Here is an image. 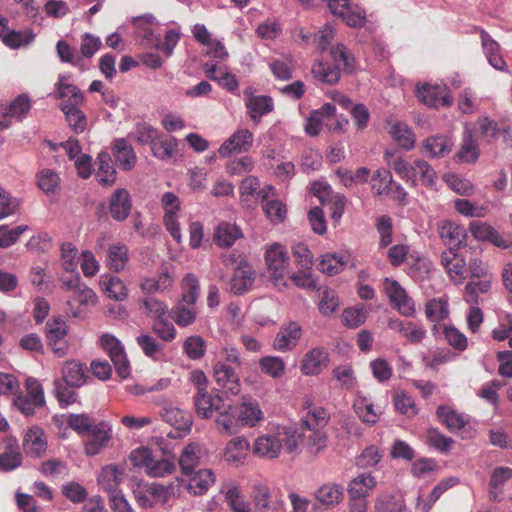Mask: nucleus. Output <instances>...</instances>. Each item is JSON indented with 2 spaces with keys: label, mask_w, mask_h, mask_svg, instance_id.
<instances>
[{
  "label": "nucleus",
  "mask_w": 512,
  "mask_h": 512,
  "mask_svg": "<svg viewBox=\"0 0 512 512\" xmlns=\"http://www.w3.org/2000/svg\"><path fill=\"white\" fill-rule=\"evenodd\" d=\"M298 438L299 435L291 428L278 427L274 433L259 436L255 440L253 451L262 457L276 458L283 448L289 453L295 452L298 449Z\"/></svg>",
  "instance_id": "obj_1"
},
{
  "label": "nucleus",
  "mask_w": 512,
  "mask_h": 512,
  "mask_svg": "<svg viewBox=\"0 0 512 512\" xmlns=\"http://www.w3.org/2000/svg\"><path fill=\"white\" fill-rule=\"evenodd\" d=\"M265 261L273 284L279 290L287 288L290 267L287 249L280 243L268 245L265 249Z\"/></svg>",
  "instance_id": "obj_2"
},
{
  "label": "nucleus",
  "mask_w": 512,
  "mask_h": 512,
  "mask_svg": "<svg viewBox=\"0 0 512 512\" xmlns=\"http://www.w3.org/2000/svg\"><path fill=\"white\" fill-rule=\"evenodd\" d=\"M251 498L258 512H281L283 499L280 491L265 481H255L251 486Z\"/></svg>",
  "instance_id": "obj_3"
},
{
  "label": "nucleus",
  "mask_w": 512,
  "mask_h": 512,
  "mask_svg": "<svg viewBox=\"0 0 512 512\" xmlns=\"http://www.w3.org/2000/svg\"><path fill=\"white\" fill-rule=\"evenodd\" d=\"M160 204L164 211L163 223L170 233L171 237L180 243L182 234L179 224L181 202L177 195L173 192H165L160 198Z\"/></svg>",
  "instance_id": "obj_4"
},
{
  "label": "nucleus",
  "mask_w": 512,
  "mask_h": 512,
  "mask_svg": "<svg viewBox=\"0 0 512 512\" xmlns=\"http://www.w3.org/2000/svg\"><path fill=\"white\" fill-rule=\"evenodd\" d=\"M26 395L20 394L15 397L14 405L24 415L31 416L35 413L36 408L45 405V396L42 385L34 378L26 380Z\"/></svg>",
  "instance_id": "obj_5"
},
{
  "label": "nucleus",
  "mask_w": 512,
  "mask_h": 512,
  "mask_svg": "<svg viewBox=\"0 0 512 512\" xmlns=\"http://www.w3.org/2000/svg\"><path fill=\"white\" fill-rule=\"evenodd\" d=\"M436 413L451 432H461L463 439L474 437L475 429L469 425L471 419L469 415L460 413L449 406H439Z\"/></svg>",
  "instance_id": "obj_6"
},
{
  "label": "nucleus",
  "mask_w": 512,
  "mask_h": 512,
  "mask_svg": "<svg viewBox=\"0 0 512 512\" xmlns=\"http://www.w3.org/2000/svg\"><path fill=\"white\" fill-rule=\"evenodd\" d=\"M383 289L397 311L405 317H412L416 312L415 303L406 290L396 280L385 278Z\"/></svg>",
  "instance_id": "obj_7"
},
{
  "label": "nucleus",
  "mask_w": 512,
  "mask_h": 512,
  "mask_svg": "<svg viewBox=\"0 0 512 512\" xmlns=\"http://www.w3.org/2000/svg\"><path fill=\"white\" fill-rule=\"evenodd\" d=\"M100 344L108 353L117 374L126 379L130 375V365L120 341L111 334H103L100 337Z\"/></svg>",
  "instance_id": "obj_8"
},
{
  "label": "nucleus",
  "mask_w": 512,
  "mask_h": 512,
  "mask_svg": "<svg viewBox=\"0 0 512 512\" xmlns=\"http://www.w3.org/2000/svg\"><path fill=\"white\" fill-rule=\"evenodd\" d=\"M213 378L222 393L233 396L240 393V376L234 366L226 362H215L213 366Z\"/></svg>",
  "instance_id": "obj_9"
},
{
  "label": "nucleus",
  "mask_w": 512,
  "mask_h": 512,
  "mask_svg": "<svg viewBox=\"0 0 512 512\" xmlns=\"http://www.w3.org/2000/svg\"><path fill=\"white\" fill-rule=\"evenodd\" d=\"M253 142V133L247 128H239L220 145L218 154L222 158H228L234 154L246 153L252 148Z\"/></svg>",
  "instance_id": "obj_10"
},
{
  "label": "nucleus",
  "mask_w": 512,
  "mask_h": 512,
  "mask_svg": "<svg viewBox=\"0 0 512 512\" xmlns=\"http://www.w3.org/2000/svg\"><path fill=\"white\" fill-rule=\"evenodd\" d=\"M247 113L254 124H259L262 117L274 110V101L268 95H256L252 87H247L243 91Z\"/></svg>",
  "instance_id": "obj_11"
},
{
  "label": "nucleus",
  "mask_w": 512,
  "mask_h": 512,
  "mask_svg": "<svg viewBox=\"0 0 512 512\" xmlns=\"http://www.w3.org/2000/svg\"><path fill=\"white\" fill-rule=\"evenodd\" d=\"M86 435L84 451L88 456H95L108 445L112 437V428L108 422L101 421L94 424Z\"/></svg>",
  "instance_id": "obj_12"
},
{
  "label": "nucleus",
  "mask_w": 512,
  "mask_h": 512,
  "mask_svg": "<svg viewBox=\"0 0 512 512\" xmlns=\"http://www.w3.org/2000/svg\"><path fill=\"white\" fill-rule=\"evenodd\" d=\"M329 362V353L326 348L313 347L303 355L300 370L305 376H317L328 367Z\"/></svg>",
  "instance_id": "obj_13"
},
{
  "label": "nucleus",
  "mask_w": 512,
  "mask_h": 512,
  "mask_svg": "<svg viewBox=\"0 0 512 512\" xmlns=\"http://www.w3.org/2000/svg\"><path fill=\"white\" fill-rule=\"evenodd\" d=\"M416 93L418 99L430 108L450 106L453 103V98L446 86L423 84L417 86Z\"/></svg>",
  "instance_id": "obj_14"
},
{
  "label": "nucleus",
  "mask_w": 512,
  "mask_h": 512,
  "mask_svg": "<svg viewBox=\"0 0 512 512\" xmlns=\"http://www.w3.org/2000/svg\"><path fill=\"white\" fill-rule=\"evenodd\" d=\"M261 206L267 218L273 224L282 223L287 215L285 204L276 198L275 188L271 185H265L262 188Z\"/></svg>",
  "instance_id": "obj_15"
},
{
  "label": "nucleus",
  "mask_w": 512,
  "mask_h": 512,
  "mask_svg": "<svg viewBox=\"0 0 512 512\" xmlns=\"http://www.w3.org/2000/svg\"><path fill=\"white\" fill-rule=\"evenodd\" d=\"M353 410L357 417L369 426H373L380 420L382 410L376 406L370 396L359 391L353 401Z\"/></svg>",
  "instance_id": "obj_16"
},
{
  "label": "nucleus",
  "mask_w": 512,
  "mask_h": 512,
  "mask_svg": "<svg viewBox=\"0 0 512 512\" xmlns=\"http://www.w3.org/2000/svg\"><path fill=\"white\" fill-rule=\"evenodd\" d=\"M22 447L27 456L41 458L48 447L44 430L37 425L31 426L24 434Z\"/></svg>",
  "instance_id": "obj_17"
},
{
  "label": "nucleus",
  "mask_w": 512,
  "mask_h": 512,
  "mask_svg": "<svg viewBox=\"0 0 512 512\" xmlns=\"http://www.w3.org/2000/svg\"><path fill=\"white\" fill-rule=\"evenodd\" d=\"M54 88V97L63 100L61 104H83L84 95L81 90L71 82L70 74H60Z\"/></svg>",
  "instance_id": "obj_18"
},
{
  "label": "nucleus",
  "mask_w": 512,
  "mask_h": 512,
  "mask_svg": "<svg viewBox=\"0 0 512 512\" xmlns=\"http://www.w3.org/2000/svg\"><path fill=\"white\" fill-rule=\"evenodd\" d=\"M336 112V107L333 103H325L319 109L314 110L307 118L304 129L309 136H317L322 127L329 126Z\"/></svg>",
  "instance_id": "obj_19"
},
{
  "label": "nucleus",
  "mask_w": 512,
  "mask_h": 512,
  "mask_svg": "<svg viewBox=\"0 0 512 512\" xmlns=\"http://www.w3.org/2000/svg\"><path fill=\"white\" fill-rule=\"evenodd\" d=\"M301 335V326L297 322H289L280 328L274 339L273 347L280 352L291 351L297 346Z\"/></svg>",
  "instance_id": "obj_20"
},
{
  "label": "nucleus",
  "mask_w": 512,
  "mask_h": 512,
  "mask_svg": "<svg viewBox=\"0 0 512 512\" xmlns=\"http://www.w3.org/2000/svg\"><path fill=\"white\" fill-rule=\"evenodd\" d=\"M314 497L324 509H332L343 501L344 487L339 483L327 482L315 490Z\"/></svg>",
  "instance_id": "obj_21"
},
{
  "label": "nucleus",
  "mask_w": 512,
  "mask_h": 512,
  "mask_svg": "<svg viewBox=\"0 0 512 512\" xmlns=\"http://www.w3.org/2000/svg\"><path fill=\"white\" fill-rule=\"evenodd\" d=\"M235 413L234 406L225 400L220 407H218L215 423L221 434L232 435L238 432V422H240V420L239 416L236 417Z\"/></svg>",
  "instance_id": "obj_22"
},
{
  "label": "nucleus",
  "mask_w": 512,
  "mask_h": 512,
  "mask_svg": "<svg viewBox=\"0 0 512 512\" xmlns=\"http://www.w3.org/2000/svg\"><path fill=\"white\" fill-rule=\"evenodd\" d=\"M46 335L52 350L59 356L65 355L67 349L65 341L67 335L66 322L62 318L47 322Z\"/></svg>",
  "instance_id": "obj_23"
},
{
  "label": "nucleus",
  "mask_w": 512,
  "mask_h": 512,
  "mask_svg": "<svg viewBox=\"0 0 512 512\" xmlns=\"http://www.w3.org/2000/svg\"><path fill=\"white\" fill-rule=\"evenodd\" d=\"M132 202L129 192L124 188L116 189L109 201V212L116 221H124L130 214Z\"/></svg>",
  "instance_id": "obj_24"
},
{
  "label": "nucleus",
  "mask_w": 512,
  "mask_h": 512,
  "mask_svg": "<svg viewBox=\"0 0 512 512\" xmlns=\"http://www.w3.org/2000/svg\"><path fill=\"white\" fill-rule=\"evenodd\" d=\"M472 236L480 241H487L500 248H508V242L503 239L500 233L486 222L479 220L472 221L469 225Z\"/></svg>",
  "instance_id": "obj_25"
},
{
  "label": "nucleus",
  "mask_w": 512,
  "mask_h": 512,
  "mask_svg": "<svg viewBox=\"0 0 512 512\" xmlns=\"http://www.w3.org/2000/svg\"><path fill=\"white\" fill-rule=\"evenodd\" d=\"M22 461L23 457L18 440L15 437H7L5 439V450L0 453V471H14L21 466Z\"/></svg>",
  "instance_id": "obj_26"
},
{
  "label": "nucleus",
  "mask_w": 512,
  "mask_h": 512,
  "mask_svg": "<svg viewBox=\"0 0 512 512\" xmlns=\"http://www.w3.org/2000/svg\"><path fill=\"white\" fill-rule=\"evenodd\" d=\"M112 151L115 162L120 169L129 171L135 166L137 156L132 145L127 139H116L113 142Z\"/></svg>",
  "instance_id": "obj_27"
},
{
  "label": "nucleus",
  "mask_w": 512,
  "mask_h": 512,
  "mask_svg": "<svg viewBox=\"0 0 512 512\" xmlns=\"http://www.w3.org/2000/svg\"><path fill=\"white\" fill-rule=\"evenodd\" d=\"M238 416L242 425L249 427H255L264 419L259 402L250 396L242 397Z\"/></svg>",
  "instance_id": "obj_28"
},
{
  "label": "nucleus",
  "mask_w": 512,
  "mask_h": 512,
  "mask_svg": "<svg viewBox=\"0 0 512 512\" xmlns=\"http://www.w3.org/2000/svg\"><path fill=\"white\" fill-rule=\"evenodd\" d=\"M223 401V397L218 394L211 395L204 389L197 391L194 397L197 415L203 419L211 418Z\"/></svg>",
  "instance_id": "obj_29"
},
{
  "label": "nucleus",
  "mask_w": 512,
  "mask_h": 512,
  "mask_svg": "<svg viewBox=\"0 0 512 512\" xmlns=\"http://www.w3.org/2000/svg\"><path fill=\"white\" fill-rule=\"evenodd\" d=\"M441 264L449 277L456 283H462L467 277L466 262L464 258L453 253L451 250L441 255Z\"/></svg>",
  "instance_id": "obj_30"
},
{
  "label": "nucleus",
  "mask_w": 512,
  "mask_h": 512,
  "mask_svg": "<svg viewBox=\"0 0 512 512\" xmlns=\"http://www.w3.org/2000/svg\"><path fill=\"white\" fill-rule=\"evenodd\" d=\"M388 327L408 339L411 343H420L426 335L423 326L398 318H390L388 320Z\"/></svg>",
  "instance_id": "obj_31"
},
{
  "label": "nucleus",
  "mask_w": 512,
  "mask_h": 512,
  "mask_svg": "<svg viewBox=\"0 0 512 512\" xmlns=\"http://www.w3.org/2000/svg\"><path fill=\"white\" fill-rule=\"evenodd\" d=\"M99 283L108 298L120 302L127 299L128 288L118 276L109 273L103 274Z\"/></svg>",
  "instance_id": "obj_32"
},
{
  "label": "nucleus",
  "mask_w": 512,
  "mask_h": 512,
  "mask_svg": "<svg viewBox=\"0 0 512 512\" xmlns=\"http://www.w3.org/2000/svg\"><path fill=\"white\" fill-rule=\"evenodd\" d=\"M453 147L452 139L447 135H435L423 141V154L432 158L444 157L450 153Z\"/></svg>",
  "instance_id": "obj_33"
},
{
  "label": "nucleus",
  "mask_w": 512,
  "mask_h": 512,
  "mask_svg": "<svg viewBox=\"0 0 512 512\" xmlns=\"http://www.w3.org/2000/svg\"><path fill=\"white\" fill-rule=\"evenodd\" d=\"M441 239L450 247H460L467 236L466 230L455 222L442 221L438 224Z\"/></svg>",
  "instance_id": "obj_34"
},
{
  "label": "nucleus",
  "mask_w": 512,
  "mask_h": 512,
  "mask_svg": "<svg viewBox=\"0 0 512 512\" xmlns=\"http://www.w3.org/2000/svg\"><path fill=\"white\" fill-rule=\"evenodd\" d=\"M377 485L375 477L370 473H361L353 478L347 487L349 498L351 499H367L369 492Z\"/></svg>",
  "instance_id": "obj_35"
},
{
  "label": "nucleus",
  "mask_w": 512,
  "mask_h": 512,
  "mask_svg": "<svg viewBox=\"0 0 512 512\" xmlns=\"http://www.w3.org/2000/svg\"><path fill=\"white\" fill-rule=\"evenodd\" d=\"M480 36L482 48L489 64L496 70L506 71L507 64L500 54L499 44L484 30L481 31Z\"/></svg>",
  "instance_id": "obj_36"
},
{
  "label": "nucleus",
  "mask_w": 512,
  "mask_h": 512,
  "mask_svg": "<svg viewBox=\"0 0 512 512\" xmlns=\"http://www.w3.org/2000/svg\"><path fill=\"white\" fill-rule=\"evenodd\" d=\"M187 490L194 495L205 494L215 482V475L211 469H200L188 474Z\"/></svg>",
  "instance_id": "obj_37"
},
{
  "label": "nucleus",
  "mask_w": 512,
  "mask_h": 512,
  "mask_svg": "<svg viewBox=\"0 0 512 512\" xmlns=\"http://www.w3.org/2000/svg\"><path fill=\"white\" fill-rule=\"evenodd\" d=\"M375 512H405L406 505L398 492L379 493L374 503Z\"/></svg>",
  "instance_id": "obj_38"
},
{
  "label": "nucleus",
  "mask_w": 512,
  "mask_h": 512,
  "mask_svg": "<svg viewBox=\"0 0 512 512\" xmlns=\"http://www.w3.org/2000/svg\"><path fill=\"white\" fill-rule=\"evenodd\" d=\"M249 448L250 444L246 438L235 437L226 444L223 457L226 462L238 466L243 463Z\"/></svg>",
  "instance_id": "obj_39"
},
{
  "label": "nucleus",
  "mask_w": 512,
  "mask_h": 512,
  "mask_svg": "<svg viewBox=\"0 0 512 512\" xmlns=\"http://www.w3.org/2000/svg\"><path fill=\"white\" fill-rule=\"evenodd\" d=\"M298 441L302 438L304 448L312 455H318L327 445V436L322 429H306V432L297 433Z\"/></svg>",
  "instance_id": "obj_40"
},
{
  "label": "nucleus",
  "mask_w": 512,
  "mask_h": 512,
  "mask_svg": "<svg viewBox=\"0 0 512 512\" xmlns=\"http://www.w3.org/2000/svg\"><path fill=\"white\" fill-rule=\"evenodd\" d=\"M128 262L129 253L126 245L118 243L109 246L105 264L111 271H123Z\"/></svg>",
  "instance_id": "obj_41"
},
{
  "label": "nucleus",
  "mask_w": 512,
  "mask_h": 512,
  "mask_svg": "<svg viewBox=\"0 0 512 512\" xmlns=\"http://www.w3.org/2000/svg\"><path fill=\"white\" fill-rule=\"evenodd\" d=\"M255 271L248 265L235 268L231 279V290L236 295H241L247 291L254 282Z\"/></svg>",
  "instance_id": "obj_42"
},
{
  "label": "nucleus",
  "mask_w": 512,
  "mask_h": 512,
  "mask_svg": "<svg viewBox=\"0 0 512 512\" xmlns=\"http://www.w3.org/2000/svg\"><path fill=\"white\" fill-rule=\"evenodd\" d=\"M170 314L179 327H187L196 321L198 310L196 304L178 301L171 309Z\"/></svg>",
  "instance_id": "obj_43"
},
{
  "label": "nucleus",
  "mask_w": 512,
  "mask_h": 512,
  "mask_svg": "<svg viewBox=\"0 0 512 512\" xmlns=\"http://www.w3.org/2000/svg\"><path fill=\"white\" fill-rule=\"evenodd\" d=\"M86 368L77 361H67L62 368L63 381L67 386L80 387L86 382Z\"/></svg>",
  "instance_id": "obj_44"
},
{
  "label": "nucleus",
  "mask_w": 512,
  "mask_h": 512,
  "mask_svg": "<svg viewBox=\"0 0 512 512\" xmlns=\"http://www.w3.org/2000/svg\"><path fill=\"white\" fill-rule=\"evenodd\" d=\"M120 482L121 471L115 466L104 467L98 476V484L108 493V497L122 493V491L118 489Z\"/></svg>",
  "instance_id": "obj_45"
},
{
  "label": "nucleus",
  "mask_w": 512,
  "mask_h": 512,
  "mask_svg": "<svg viewBox=\"0 0 512 512\" xmlns=\"http://www.w3.org/2000/svg\"><path fill=\"white\" fill-rule=\"evenodd\" d=\"M392 139L399 147L410 151L415 146V135L413 131L403 122H395L391 125L389 131Z\"/></svg>",
  "instance_id": "obj_46"
},
{
  "label": "nucleus",
  "mask_w": 512,
  "mask_h": 512,
  "mask_svg": "<svg viewBox=\"0 0 512 512\" xmlns=\"http://www.w3.org/2000/svg\"><path fill=\"white\" fill-rule=\"evenodd\" d=\"M243 236L242 231L235 224L222 222L215 230V242L221 247H230Z\"/></svg>",
  "instance_id": "obj_47"
},
{
  "label": "nucleus",
  "mask_w": 512,
  "mask_h": 512,
  "mask_svg": "<svg viewBox=\"0 0 512 512\" xmlns=\"http://www.w3.org/2000/svg\"><path fill=\"white\" fill-rule=\"evenodd\" d=\"M81 105L60 104V109L64 113L69 127L75 133H82L87 126V118L80 110Z\"/></svg>",
  "instance_id": "obj_48"
},
{
  "label": "nucleus",
  "mask_w": 512,
  "mask_h": 512,
  "mask_svg": "<svg viewBox=\"0 0 512 512\" xmlns=\"http://www.w3.org/2000/svg\"><path fill=\"white\" fill-rule=\"evenodd\" d=\"M491 286V280H469L464 288L463 299L468 305H479L480 294L488 293Z\"/></svg>",
  "instance_id": "obj_49"
},
{
  "label": "nucleus",
  "mask_w": 512,
  "mask_h": 512,
  "mask_svg": "<svg viewBox=\"0 0 512 512\" xmlns=\"http://www.w3.org/2000/svg\"><path fill=\"white\" fill-rule=\"evenodd\" d=\"M111 156L106 151H101L97 156L98 170L96 177L103 185H112L116 180V171L111 165Z\"/></svg>",
  "instance_id": "obj_50"
},
{
  "label": "nucleus",
  "mask_w": 512,
  "mask_h": 512,
  "mask_svg": "<svg viewBox=\"0 0 512 512\" xmlns=\"http://www.w3.org/2000/svg\"><path fill=\"white\" fill-rule=\"evenodd\" d=\"M162 417L165 422L178 430H189L192 425L190 415L177 407H165Z\"/></svg>",
  "instance_id": "obj_51"
},
{
  "label": "nucleus",
  "mask_w": 512,
  "mask_h": 512,
  "mask_svg": "<svg viewBox=\"0 0 512 512\" xmlns=\"http://www.w3.org/2000/svg\"><path fill=\"white\" fill-rule=\"evenodd\" d=\"M134 24L139 37L143 38L151 46H158L159 37L153 31L155 18L152 15L137 17L134 20Z\"/></svg>",
  "instance_id": "obj_52"
},
{
  "label": "nucleus",
  "mask_w": 512,
  "mask_h": 512,
  "mask_svg": "<svg viewBox=\"0 0 512 512\" xmlns=\"http://www.w3.org/2000/svg\"><path fill=\"white\" fill-rule=\"evenodd\" d=\"M200 291V283L197 276L193 273H187L181 282V298L179 301L196 304Z\"/></svg>",
  "instance_id": "obj_53"
},
{
  "label": "nucleus",
  "mask_w": 512,
  "mask_h": 512,
  "mask_svg": "<svg viewBox=\"0 0 512 512\" xmlns=\"http://www.w3.org/2000/svg\"><path fill=\"white\" fill-rule=\"evenodd\" d=\"M200 460V447L198 444H188L181 452L179 465L182 473L188 475L198 466Z\"/></svg>",
  "instance_id": "obj_54"
},
{
  "label": "nucleus",
  "mask_w": 512,
  "mask_h": 512,
  "mask_svg": "<svg viewBox=\"0 0 512 512\" xmlns=\"http://www.w3.org/2000/svg\"><path fill=\"white\" fill-rule=\"evenodd\" d=\"M259 367L264 374L278 379L284 375L286 363L279 356H264L259 360Z\"/></svg>",
  "instance_id": "obj_55"
},
{
  "label": "nucleus",
  "mask_w": 512,
  "mask_h": 512,
  "mask_svg": "<svg viewBox=\"0 0 512 512\" xmlns=\"http://www.w3.org/2000/svg\"><path fill=\"white\" fill-rule=\"evenodd\" d=\"M312 74L318 81L327 84H334L340 78V70L335 65L332 66L322 61H318L312 66Z\"/></svg>",
  "instance_id": "obj_56"
},
{
  "label": "nucleus",
  "mask_w": 512,
  "mask_h": 512,
  "mask_svg": "<svg viewBox=\"0 0 512 512\" xmlns=\"http://www.w3.org/2000/svg\"><path fill=\"white\" fill-rule=\"evenodd\" d=\"M38 187L46 195H54L60 188V178L52 169H43L37 175Z\"/></svg>",
  "instance_id": "obj_57"
},
{
  "label": "nucleus",
  "mask_w": 512,
  "mask_h": 512,
  "mask_svg": "<svg viewBox=\"0 0 512 512\" xmlns=\"http://www.w3.org/2000/svg\"><path fill=\"white\" fill-rule=\"evenodd\" d=\"M177 144L175 138H164L158 135L155 142L151 145V151L156 158L167 160L173 157Z\"/></svg>",
  "instance_id": "obj_58"
},
{
  "label": "nucleus",
  "mask_w": 512,
  "mask_h": 512,
  "mask_svg": "<svg viewBox=\"0 0 512 512\" xmlns=\"http://www.w3.org/2000/svg\"><path fill=\"white\" fill-rule=\"evenodd\" d=\"M329 420L328 412L322 407H312L302 418V425L306 429H322Z\"/></svg>",
  "instance_id": "obj_59"
},
{
  "label": "nucleus",
  "mask_w": 512,
  "mask_h": 512,
  "mask_svg": "<svg viewBox=\"0 0 512 512\" xmlns=\"http://www.w3.org/2000/svg\"><path fill=\"white\" fill-rule=\"evenodd\" d=\"M426 443L441 453H447L451 450L453 439L440 433L436 428H429L425 433Z\"/></svg>",
  "instance_id": "obj_60"
},
{
  "label": "nucleus",
  "mask_w": 512,
  "mask_h": 512,
  "mask_svg": "<svg viewBox=\"0 0 512 512\" xmlns=\"http://www.w3.org/2000/svg\"><path fill=\"white\" fill-rule=\"evenodd\" d=\"M158 130L152 125L146 122L137 123L134 130L130 133V137L133 138L141 145H152L157 136Z\"/></svg>",
  "instance_id": "obj_61"
},
{
  "label": "nucleus",
  "mask_w": 512,
  "mask_h": 512,
  "mask_svg": "<svg viewBox=\"0 0 512 512\" xmlns=\"http://www.w3.org/2000/svg\"><path fill=\"white\" fill-rule=\"evenodd\" d=\"M139 303L141 305V308L145 310V314L150 318L158 320L160 318H165V316H167V305L163 301L153 296L145 297L139 300Z\"/></svg>",
  "instance_id": "obj_62"
},
{
  "label": "nucleus",
  "mask_w": 512,
  "mask_h": 512,
  "mask_svg": "<svg viewBox=\"0 0 512 512\" xmlns=\"http://www.w3.org/2000/svg\"><path fill=\"white\" fill-rule=\"evenodd\" d=\"M345 261L343 256L337 253H327L322 255L318 269L327 275H335L343 270Z\"/></svg>",
  "instance_id": "obj_63"
},
{
  "label": "nucleus",
  "mask_w": 512,
  "mask_h": 512,
  "mask_svg": "<svg viewBox=\"0 0 512 512\" xmlns=\"http://www.w3.org/2000/svg\"><path fill=\"white\" fill-rule=\"evenodd\" d=\"M225 501L233 512H252L250 504L244 500L237 486L226 491Z\"/></svg>",
  "instance_id": "obj_64"
}]
</instances>
